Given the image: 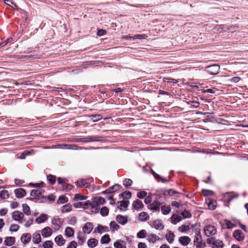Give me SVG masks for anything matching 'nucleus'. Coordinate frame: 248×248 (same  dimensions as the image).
Instances as JSON below:
<instances>
[{"instance_id": "c03bdc74", "label": "nucleus", "mask_w": 248, "mask_h": 248, "mask_svg": "<svg viewBox=\"0 0 248 248\" xmlns=\"http://www.w3.org/2000/svg\"><path fill=\"white\" fill-rule=\"evenodd\" d=\"M110 227L111 230L112 231H117L120 228V226L115 221L110 222Z\"/></svg>"}, {"instance_id": "f8f14e48", "label": "nucleus", "mask_w": 248, "mask_h": 248, "mask_svg": "<svg viewBox=\"0 0 248 248\" xmlns=\"http://www.w3.org/2000/svg\"><path fill=\"white\" fill-rule=\"evenodd\" d=\"M90 202L89 201H87L84 202H78L74 203V206L75 208H83L84 209L87 208L89 207Z\"/></svg>"}, {"instance_id": "4468645a", "label": "nucleus", "mask_w": 248, "mask_h": 248, "mask_svg": "<svg viewBox=\"0 0 248 248\" xmlns=\"http://www.w3.org/2000/svg\"><path fill=\"white\" fill-rule=\"evenodd\" d=\"M191 241V239L187 236H184L179 237V242L183 246L188 245Z\"/></svg>"}, {"instance_id": "680f3d73", "label": "nucleus", "mask_w": 248, "mask_h": 248, "mask_svg": "<svg viewBox=\"0 0 248 248\" xmlns=\"http://www.w3.org/2000/svg\"><path fill=\"white\" fill-rule=\"evenodd\" d=\"M186 103L188 105H190L194 108H198L200 105V103L198 101H187Z\"/></svg>"}, {"instance_id": "49530a36", "label": "nucleus", "mask_w": 248, "mask_h": 248, "mask_svg": "<svg viewBox=\"0 0 248 248\" xmlns=\"http://www.w3.org/2000/svg\"><path fill=\"white\" fill-rule=\"evenodd\" d=\"M152 193H149L148 195H147V196L145 197L144 199V203L146 204H150L152 202Z\"/></svg>"}, {"instance_id": "6e6d98bb", "label": "nucleus", "mask_w": 248, "mask_h": 248, "mask_svg": "<svg viewBox=\"0 0 248 248\" xmlns=\"http://www.w3.org/2000/svg\"><path fill=\"white\" fill-rule=\"evenodd\" d=\"M9 196L8 192L7 190H3L0 193V197L2 199H5Z\"/></svg>"}, {"instance_id": "f257e3e1", "label": "nucleus", "mask_w": 248, "mask_h": 248, "mask_svg": "<svg viewBox=\"0 0 248 248\" xmlns=\"http://www.w3.org/2000/svg\"><path fill=\"white\" fill-rule=\"evenodd\" d=\"M207 243L211 245L212 248H222L223 247V242L219 239H215L214 237L207 239Z\"/></svg>"}, {"instance_id": "bf43d9fd", "label": "nucleus", "mask_w": 248, "mask_h": 248, "mask_svg": "<svg viewBox=\"0 0 248 248\" xmlns=\"http://www.w3.org/2000/svg\"><path fill=\"white\" fill-rule=\"evenodd\" d=\"M189 229V226L188 225H183L178 228L179 231L181 232H186Z\"/></svg>"}, {"instance_id": "603ef678", "label": "nucleus", "mask_w": 248, "mask_h": 248, "mask_svg": "<svg viewBox=\"0 0 248 248\" xmlns=\"http://www.w3.org/2000/svg\"><path fill=\"white\" fill-rule=\"evenodd\" d=\"M108 209L107 207H103L100 209V214L102 216H107L108 213Z\"/></svg>"}, {"instance_id": "c756f323", "label": "nucleus", "mask_w": 248, "mask_h": 248, "mask_svg": "<svg viewBox=\"0 0 248 248\" xmlns=\"http://www.w3.org/2000/svg\"><path fill=\"white\" fill-rule=\"evenodd\" d=\"M98 240L95 238H91L87 242L88 246L91 248H94L98 244Z\"/></svg>"}, {"instance_id": "3c124183", "label": "nucleus", "mask_w": 248, "mask_h": 248, "mask_svg": "<svg viewBox=\"0 0 248 248\" xmlns=\"http://www.w3.org/2000/svg\"><path fill=\"white\" fill-rule=\"evenodd\" d=\"M147 36L144 34H136L133 37L132 39H133V40H136V39L142 40V39H145L147 38Z\"/></svg>"}, {"instance_id": "9b49d317", "label": "nucleus", "mask_w": 248, "mask_h": 248, "mask_svg": "<svg viewBox=\"0 0 248 248\" xmlns=\"http://www.w3.org/2000/svg\"><path fill=\"white\" fill-rule=\"evenodd\" d=\"M205 203L208 207L210 210L215 209L217 206V202L215 201L211 200L210 198H207L205 200Z\"/></svg>"}, {"instance_id": "20e7f679", "label": "nucleus", "mask_w": 248, "mask_h": 248, "mask_svg": "<svg viewBox=\"0 0 248 248\" xmlns=\"http://www.w3.org/2000/svg\"><path fill=\"white\" fill-rule=\"evenodd\" d=\"M161 204L158 201V199L155 198L153 202H152L148 206V209L151 210L157 211L159 210Z\"/></svg>"}, {"instance_id": "393cba45", "label": "nucleus", "mask_w": 248, "mask_h": 248, "mask_svg": "<svg viewBox=\"0 0 248 248\" xmlns=\"http://www.w3.org/2000/svg\"><path fill=\"white\" fill-rule=\"evenodd\" d=\"M77 186L80 187H88L89 186V184L86 182L85 180L81 179H79L76 182Z\"/></svg>"}, {"instance_id": "37998d69", "label": "nucleus", "mask_w": 248, "mask_h": 248, "mask_svg": "<svg viewBox=\"0 0 248 248\" xmlns=\"http://www.w3.org/2000/svg\"><path fill=\"white\" fill-rule=\"evenodd\" d=\"M53 243L52 241L47 240L44 243L43 246L44 248H53Z\"/></svg>"}, {"instance_id": "423d86ee", "label": "nucleus", "mask_w": 248, "mask_h": 248, "mask_svg": "<svg viewBox=\"0 0 248 248\" xmlns=\"http://www.w3.org/2000/svg\"><path fill=\"white\" fill-rule=\"evenodd\" d=\"M24 214L18 211H16L12 213V218L14 220L18 221L19 223H22L23 221V218Z\"/></svg>"}, {"instance_id": "a211bd4d", "label": "nucleus", "mask_w": 248, "mask_h": 248, "mask_svg": "<svg viewBox=\"0 0 248 248\" xmlns=\"http://www.w3.org/2000/svg\"><path fill=\"white\" fill-rule=\"evenodd\" d=\"M62 149L77 150H80L82 149L81 147L77 146L76 144H63L62 145Z\"/></svg>"}, {"instance_id": "a878e982", "label": "nucleus", "mask_w": 248, "mask_h": 248, "mask_svg": "<svg viewBox=\"0 0 248 248\" xmlns=\"http://www.w3.org/2000/svg\"><path fill=\"white\" fill-rule=\"evenodd\" d=\"M149 218L148 214L145 212H142L139 215V220L141 221H146Z\"/></svg>"}, {"instance_id": "ddd939ff", "label": "nucleus", "mask_w": 248, "mask_h": 248, "mask_svg": "<svg viewBox=\"0 0 248 248\" xmlns=\"http://www.w3.org/2000/svg\"><path fill=\"white\" fill-rule=\"evenodd\" d=\"M52 234V231L48 227H45L41 231V234L44 238L48 237Z\"/></svg>"}, {"instance_id": "aec40b11", "label": "nucleus", "mask_w": 248, "mask_h": 248, "mask_svg": "<svg viewBox=\"0 0 248 248\" xmlns=\"http://www.w3.org/2000/svg\"><path fill=\"white\" fill-rule=\"evenodd\" d=\"M233 237L238 241H241L244 239V235L240 230H236L233 234Z\"/></svg>"}, {"instance_id": "a19ab883", "label": "nucleus", "mask_w": 248, "mask_h": 248, "mask_svg": "<svg viewBox=\"0 0 248 248\" xmlns=\"http://www.w3.org/2000/svg\"><path fill=\"white\" fill-rule=\"evenodd\" d=\"M171 211L170 207L169 206H162L161 212L163 215H166L169 214Z\"/></svg>"}, {"instance_id": "cd10ccee", "label": "nucleus", "mask_w": 248, "mask_h": 248, "mask_svg": "<svg viewBox=\"0 0 248 248\" xmlns=\"http://www.w3.org/2000/svg\"><path fill=\"white\" fill-rule=\"evenodd\" d=\"M15 238L14 237H7L5 238L4 244L6 246H11L14 244Z\"/></svg>"}, {"instance_id": "4be33fe9", "label": "nucleus", "mask_w": 248, "mask_h": 248, "mask_svg": "<svg viewBox=\"0 0 248 248\" xmlns=\"http://www.w3.org/2000/svg\"><path fill=\"white\" fill-rule=\"evenodd\" d=\"M31 239V235L30 233H24L21 237V240L24 244H27Z\"/></svg>"}, {"instance_id": "7ed1b4c3", "label": "nucleus", "mask_w": 248, "mask_h": 248, "mask_svg": "<svg viewBox=\"0 0 248 248\" xmlns=\"http://www.w3.org/2000/svg\"><path fill=\"white\" fill-rule=\"evenodd\" d=\"M194 243L196 246V248H204L205 246V242L202 240V237L200 233L196 234Z\"/></svg>"}, {"instance_id": "7c9ffc66", "label": "nucleus", "mask_w": 248, "mask_h": 248, "mask_svg": "<svg viewBox=\"0 0 248 248\" xmlns=\"http://www.w3.org/2000/svg\"><path fill=\"white\" fill-rule=\"evenodd\" d=\"M32 241L34 243L38 244L41 241V235L38 233H34L33 234Z\"/></svg>"}, {"instance_id": "79ce46f5", "label": "nucleus", "mask_w": 248, "mask_h": 248, "mask_svg": "<svg viewBox=\"0 0 248 248\" xmlns=\"http://www.w3.org/2000/svg\"><path fill=\"white\" fill-rule=\"evenodd\" d=\"M68 201L67 198L63 195H61L59 197L58 201H57V203L58 204H63L64 203H66Z\"/></svg>"}, {"instance_id": "0eeeda50", "label": "nucleus", "mask_w": 248, "mask_h": 248, "mask_svg": "<svg viewBox=\"0 0 248 248\" xmlns=\"http://www.w3.org/2000/svg\"><path fill=\"white\" fill-rule=\"evenodd\" d=\"M57 180L59 184L62 186L63 190H67L71 189L72 186L67 184L68 181L66 179L58 178Z\"/></svg>"}, {"instance_id": "774afa93", "label": "nucleus", "mask_w": 248, "mask_h": 248, "mask_svg": "<svg viewBox=\"0 0 248 248\" xmlns=\"http://www.w3.org/2000/svg\"><path fill=\"white\" fill-rule=\"evenodd\" d=\"M171 205L172 206H174L177 208H179L182 205V203H181V201L177 202V201H174L171 202Z\"/></svg>"}, {"instance_id": "1a4fd4ad", "label": "nucleus", "mask_w": 248, "mask_h": 248, "mask_svg": "<svg viewBox=\"0 0 248 248\" xmlns=\"http://www.w3.org/2000/svg\"><path fill=\"white\" fill-rule=\"evenodd\" d=\"M102 140V137L99 136L87 137L80 139V140L84 142L99 141Z\"/></svg>"}, {"instance_id": "8fccbe9b", "label": "nucleus", "mask_w": 248, "mask_h": 248, "mask_svg": "<svg viewBox=\"0 0 248 248\" xmlns=\"http://www.w3.org/2000/svg\"><path fill=\"white\" fill-rule=\"evenodd\" d=\"M61 219L59 218L54 217L52 220V224L53 225H56L59 229L60 227Z\"/></svg>"}, {"instance_id": "e433bc0d", "label": "nucleus", "mask_w": 248, "mask_h": 248, "mask_svg": "<svg viewBox=\"0 0 248 248\" xmlns=\"http://www.w3.org/2000/svg\"><path fill=\"white\" fill-rule=\"evenodd\" d=\"M23 211L24 214L27 216L31 215V212L30 211V208L28 204L24 203L22 204Z\"/></svg>"}, {"instance_id": "ea45409f", "label": "nucleus", "mask_w": 248, "mask_h": 248, "mask_svg": "<svg viewBox=\"0 0 248 248\" xmlns=\"http://www.w3.org/2000/svg\"><path fill=\"white\" fill-rule=\"evenodd\" d=\"M110 241V237L108 234H105L103 236L101 239L100 242L101 244H108Z\"/></svg>"}, {"instance_id": "2eb2a0df", "label": "nucleus", "mask_w": 248, "mask_h": 248, "mask_svg": "<svg viewBox=\"0 0 248 248\" xmlns=\"http://www.w3.org/2000/svg\"><path fill=\"white\" fill-rule=\"evenodd\" d=\"M153 227L156 230H162L164 229V225L161 220L156 219L153 222Z\"/></svg>"}, {"instance_id": "412c9836", "label": "nucleus", "mask_w": 248, "mask_h": 248, "mask_svg": "<svg viewBox=\"0 0 248 248\" xmlns=\"http://www.w3.org/2000/svg\"><path fill=\"white\" fill-rule=\"evenodd\" d=\"M48 219V217L46 214H41L39 217L35 219V221L38 224H41L45 222Z\"/></svg>"}, {"instance_id": "39448f33", "label": "nucleus", "mask_w": 248, "mask_h": 248, "mask_svg": "<svg viewBox=\"0 0 248 248\" xmlns=\"http://www.w3.org/2000/svg\"><path fill=\"white\" fill-rule=\"evenodd\" d=\"M206 69L210 74L216 75L219 71L220 66L218 64H214L207 66Z\"/></svg>"}, {"instance_id": "f3484780", "label": "nucleus", "mask_w": 248, "mask_h": 248, "mask_svg": "<svg viewBox=\"0 0 248 248\" xmlns=\"http://www.w3.org/2000/svg\"><path fill=\"white\" fill-rule=\"evenodd\" d=\"M108 232V228L106 226H103L101 225H98L97 227L94 231V233L98 232L99 233H102L105 232Z\"/></svg>"}, {"instance_id": "5fc2aeb1", "label": "nucleus", "mask_w": 248, "mask_h": 248, "mask_svg": "<svg viewBox=\"0 0 248 248\" xmlns=\"http://www.w3.org/2000/svg\"><path fill=\"white\" fill-rule=\"evenodd\" d=\"M47 179L50 184L53 185L56 182V177L55 176L49 175L47 176Z\"/></svg>"}, {"instance_id": "338daca9", "label": "nucleus", "mask_w": 248, "mask_h": 248, "mask_svg": "<svg viewBox=\"0 0 248 248\" xmlns=\"http://www.w3.org/2000/svg\"><path fill=\"white\" fill-rule=\"evenodd\" d=\"M132 183V180H131L130 179H125L124 181L123 184L125 187H128V186H130L131 185Z\"/></svg>"}, {"instance_id": "dca6fc26", "label": "nucleus", "mask_w": 248, "mask_h": 248, "mask_svg": "<svg viewBox=\"0 0 248 248\" xmlns=\"http://www.w3.org/2000/svg\"><path fill=\"white\" fill-rule=\"evenodd\" d=\"M147 239L149 243L154 244L159 240V237L155 234L151 233L147 235Z\"/></svg>"}, {"instance_id": "6e6552de", "label": "nucleus", "mask_w": 248, "mask_h": 248, "mask_svg": "<svg viewBox=\"0 0 248 248\" xmlns=\"http://www.w3.org/2000/svg\"><path fill=\"white\" fill-rule=\"evenodd\" d=\"M93 228V225L92 223L87 222L83 227L82 231L84 234H89L91 232Z\"/></svg>"}, {"instance_id": "de8ad7c7", "label": "nucleus", "mask_w": 248, "mask_h": 248, "mask_svg": "<svg viewBox=\"0 0 248 248\" xmlns=\"http://www.w3.org/2000/svg\"><path fill=\"white\" fill-rule=\"evenodd\" d=\"M181 215L184 218H189L191 217V214L187 210H184V211L181 213Z\"/></svg>"}, {"instance_id": "72a5a7b5", "label": "nucleus", "mask_w": 248, "mask_h": 248, "mask_svg": "<svg viewBox=\"0 0 248 248\" xmlns=\"http://www.w3.org/2000/svg\"><path fill=\"white\" fill-rule=\"evenodd\" d=\"M120 187V186L119 185H115L113 186L110 187L109 189L104 191L102 192V193H111L113 192L116 190H117L118 189H119Z\"/></svg>"}, {"instance_id": "e2e57ef3", "label": "nucleus", "mask_w": 248, "mask_h": 248, "mask_svg": "<svg viewBox=\"0 0 248 248\" xmlns=\"http://www.w3.org/2000/svg\"><path fill=\"white\" fill-rule=\"evenodd\" d=\"M93 200L98 204H103L105 202L104 199L100 197L94 198Z\"/></svg>"}, {"instance_id": "052dcab7", "label": "nucleus", "mask_w": 248, "mask_h": 248, "mask_svg": "<svg viewBox=\"0 0 248 248\" xmlns=\"http://www.w3.org/2000/svg\"><path fill=\"white\" fill-rule=\"evenodd\" d=\"M19 228V226L17 224H12L10 227V231L16 232H17Z\"/></svg>"}, {"instance_id": "0e129e2a", "label": "nucleus", "mask_w": 248, "mask_h": 248, "mask_svg": "<svg viewBox=\"0 0 248 248\" xmlns=\"http://www.w3.org/2000/svg\"><path fill=\"white\" fill-rule=\"evenodd\" d=\"M91 206L92 208L94 209L95 211H98L99 209V204L96 202L94 200L92 202V203H90L89 204Z\"/></svg>"}, {"instance_id": "2f4dec72", "label": "nucleus", "mask_w": 248, "mask_h": 248, "mask_svg": "<svg viewBox=\"0 0 248 248\" xmlns=\"http://www.w3.org/2000/svg\"><path fill=\"white\" fill-rule=\"evenodd\" d=\"M182 220L180 216L177 215H173L171 217V222L173 224H176Z\"/></svg>"}, {"instance_id": "69168bd1", "label": "nucleus", "mask_w": 248, "mask_h": 248, "mask_svg": "<svg viewBox=\"0 0 248 248\" xmlns=\"http://www.w3.org/2000/svg\"><path fill=\"white\" fill-rule=\"evenodd\" d=\"M78 242L80 244H82L84 242V237L83 236L82 233L78 232Z\"/></svg>"}, {"instance_id": "4d7b16f0", "label": "nucleus", "mask_w": 248, "mask_h": 248, "mask_svg": "<svg viewBox=\"0 0 248 248\" xmlns=\"http://www.w3.org/2000/svg\"><path fill=\"white\" fill-rule=\"evenodd\" d=\"M4 2L5 4L10 6L14 8L17 9V6L11 0H4Z\"/></svg>"}, {"instance_id": "473e14b6", "label": "nucleus", "mask_w": 248, "mask_h": 248, "mask_svg": "<svg viewBox=\"0 0 248 248\" xmlns=\"http://www.w3.org/2000/svg\"><path fill=\"white\" fill-rule=\"evenodd\" d=\"M74 231L71 227H67L65 230V235L68 237H72L74 235Z\"/></svg>"}, {"instance_id": "c9c22d12", "label": "nucleus", "mask_w": 248, "mask_h": 248, "mask_svg": "<svg viewBox=\"0 0 248 248\" xmlns=\"http://www.w3.org/2000/svg\"><path fill=\"white\" fill-rule=\"evenodd\" d=\"M72 210V205L70 203H67L62 207L61 212L62 213L68 212Z\"/></svg>"}, {"instance_id": "f704fd0d", "label": "nucleus", "mask_w": 248, "mask_h": 248, "mask_svg": "<svg viewBox=\"0 0 248 248\" xmlns=\"http://www.w3.org/2000/svg\"><path fill=\"white\" fill-rule=\"evenodd\" d=\"M175 194H179V192H178L177 191H176L175 190H173L172 189L164 190L163 191V194L165 196L169 195V196H173Z\"/></svg>"}, {"instance_id": "a18cd8bd", "label": "nucleus", "mask_w": 248, "mask_h": 248, "mask_svg": "<svg viewBox=\"0 0 248 248\" xmlns=\"http://www.w3.org/2000/svg\"><path fill=\"white\" fill-rule=\"evenodd\" d=\"M147 235L146 231L145 230H142L138 232L137 236L139 238H144Z\"/></svg>"}, {"instance_id": "5701e85b", "label": "nucleus", "mask_w": 248, "mask_h": 248, "mask_svg": "<svg viewBox=\"0 0 248 248\" xmlns=\"http://www.w3.org/2000/svg\"><path fill=\"white\" fill-rule=\"evenodd\" d=\"M55 242L58 246H62L64 244L65 240L62 235H59L55 237Z\"/></svg>"}, {"instance_id": "9d476101", "label": "nucleus", "mask_w": 248, "mask_h": 248, "mask_svg": "<svg viewBox=\"0 0 248 248\" xmlns=\"http://www.w3.org/2000/svg\"><path fill=\"white\" fill-rule=\"evenodd\" d=\"M132 207L135 210L140 211L143 209L144 205L141 201L140 200H137L133 202L132 203Z\"/></svg>"}, {"instance_id": "13d9d810", "label": "nucleus", "mask_w": 248, "mask_h": 248, "mask_svg": "<svg viewBox=\"0 0 248 248\" xmlns=\"http://www.w3.org/2000/svg\"><path fill=\"white\" fill-rule=\"evenodd\" d=\"M87 199V196L82 195L79 194H76L75 195V199L78 201L84 200Z\"/></svg>"}, {"instance_id": "c85d7f7f", "label": "nucleus", "mask_w": 248, "mask_h": 248, "mask_svg": "<svg viewBox=\"0 0 248 248\" xmlns=\"http://www.w3.org/2000/svg\"><path fill=\"white\" fill-rule=\"evenodd\" d=\"M165 237L169 243H172L174 241L175 235L171 231H169L166 233Z\"/></svg>"}, {"instance_id": "b1692460", "label": "nucleus", "mask_w": 248, "mask_h": 248, "mask_svg": "<svg viewBox=\"0 0 248 248\" xmlns=\"http://www.w3.org/2000/svg\"><path fill=\"white\" fill-rule=\"evenodd\" d=\"M117 221L122 225H124L127 222V218L126 217L119 215L116 217Z\"/></svg>"}, {"instance_id": "864d4df0", "label": "nucleus", "mask_w": 248, "mask_h": 248, "mask_svg": "<svg viewBox=\"0 0 248 248\" xmlns=\"http://www.w3.org/2000/svg\"><path fill=\"white\" fill-rule=\"evenodd\" d=\"M147 195V193L145 191H140L137 193V197L141 199H143Z\"/></svg>"}, {"instance_id": "bb28decb", "label": "nucleus", "mask_w": 248, "mask_h": 248, "mask_svg": "<svg viewBox=\"0 0 248 248\" xmlns=\"http://www.w3.org/2000/svg\"><path fill=\"white\" fill-rule=\"evenodd\" d=\"M44 192V190L41 188L32 190L31 192V196H40Z\"/></svg>"}, {"instance_id": "09e8293b", "label": "nucleus", "mask_w": 248, "mask_h": 248, "mask_svg": "<svg viewBox=\"0 0 248 248\" xmlns=\"http://www.w3.org/2000/svg\"><path fill=\"white\" fill-rule=\"evenodd\" d=\"M202 192V195L205 197L212 196L214 194V192L213 191L207 189H203Z\"/></svg>"}, {"instance_id": "6ab92c4d", "label": "nucleus", "mask_w": 248, "mask_h": 248, "mask_svg": "<svg viewBox=\"0 0 248 248\" xmlns=\"http://www.w3.org/2000/svg\"><path fill=\"white\" fill-rule=\"evenodd\" d=\"M16 196L18 198H22L26 195V191L23 188H17L14 191Z\"/></svg>"}, {"instance_id": "f03ea898", "label": "nucleus", "mask_w": 248, "mask_h": 248, "mask_svg": "<svg viewBox=\"0 0 248 248\" xmlns=\"http://www.w3.org/2000/svg\"><path fill=\"white\" fill-rule=\"evenodd\" d=\"M204 232L206 236L209 237L215 234L217 232V230L214 226L208 225L204 227Z\"/></svg>"}, {"instance_id": "4c0bfd02", "label": "nucleus", "mask_w": 248, "mask_h": 248, "mask_svg": "<svg viewBox=\"0 0 248 248\" xmlns=\"http://www.w3.org/2000/svg\"><path fill=\"white\" fill-rule=\"evenodd\" d=\"M118 204L120 209L122 210L123 208H126L127 207L129 204V202L124 200L121 202H118Z\"/></svg>"}, {"instance_id": "58836bf2", "label": "nucleus", "mask_w": 248, "mask_h": 248, "mask_svg": "<svg viewBox=\"0 0 248 248\" xmlns=\"http://www.w3.org/2000/svg\"><path fill=\"white\" fill-rule=\"evenodd\" d=\"M113 245L115 248H126L125 246L124 245V241L121 240L116 241Z\"/></svg>"}]
</instances>
